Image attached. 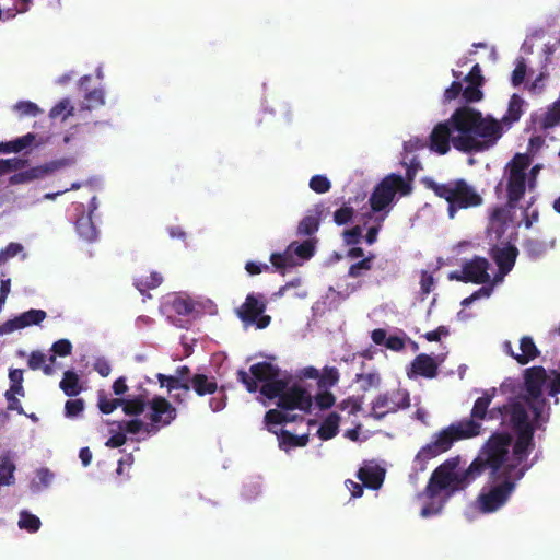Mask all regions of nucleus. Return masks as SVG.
I'll return each mask as SVG.
<instances>
[{"label":"nucleus","instance_id":"62","mask_svg":"<svg viewBox=\"0 0 560 560\" xmlns=\"http://www.w3.org/2000/svg\"><path fill=\"white\" fill-rule=\"evenodd\" d=\"M94 368L104 377L108 376L112 370L109 363L103 359L97 360Z\"/></svg>","mask_w":560,"mask_h":560},{"label":"nucleus","instance_id":"56","mask_svg":"<svg viewBox=\"0 0 560 560\" xmlns=\"http://www.w3.org/2000/svg\"><path fill=\"white\" fill-rule=\"evenodd\" d=\"M448 335V330L446 327L441 326L435 330L429 331L424 335V338L428 341H439L441 338L446 337Z\"/></svg>","mask_w":560,"mask_h":560},{"label":"nucleus","instance_id":"32","mask_svg":"<svg viewBox=\"0 0 560 560\" xmlns=\"http://www.w3.org/2000/svg\"><path fill=\"white\" fill-rule=\"evenodd\" d=\"M357 383L362 390H370L380 386L381 376L376 371H370L366 373L358 374Z\"/></svg>","mask_w":560,"mask_h":560},{"label":"nucleus","instance_id":"51","mask_svg":"<svg viewBox=\"0 0 560 560\" xmlns=\"http://www.w3.org/2000/svg\"><path fill=\"white\" fill-rule=\"evenodd\" d=\"M526 73V65L523 60H518L515 69L512 73V83L513 85H518L523 82Z\"/></svg>","mask_w":560,"mask_h":560},{"label":"nucleus","instance_id":"40","mask_svg":"<svg viewBox=\"0 0 560 560\" xmlns=\"http://www.w3.org/2000/svg\"><path fill=\"white\" fill-rule=\"evenodd\" d=\"M319 385L323 387L334 386L339 380V373L335 368H325L319 374Z\"/></svg>","mask_w":560,"mask_h":560},{"label":"nucleus","instance_id":"37","mask_svg":"<svg viewBox=\"0 0 560 560\" xmlns=\"http://www.w3.org/2000/svg\"><path fill=\"white\" fill-rule=\"evenodd\" d=\"M362 399L360 397H349L339 404V408L342 412L348 416H355L357 412L361 411Z\"/></svg>","mask_w":560,"mask_h":560},{"label":"nucleus","instance_id":"12","mask_svg":"<svg viewBox=\"0 0 560 560\" xmlns=\"http://www.w3.org/2000/svg\"><path fill=\"white\" fill-rule=\"evenodd\" d=\"M265 302L261 296L250 294L238 310L241 319L246 325H255L257 328H266L270 323V316L264 315Z\"/></svg>","mask_w":560,"mask_h":560},{"label":"nucleus","instance_id":"10","mask_svg":"<svg viewBox=\"0 0 560 560\" xmlns=\"http://www.w3.org/2000/svg\"><path fill=\"white\" fill-rule=\"evenodd\" d=\"M314 255V244L311 240L301 244L291 243L282 254H272L270 261L278 270H284L310 259Z\"/></svg>","mask_w":560,"mask_h":560},{"label":"nucleus","instance_id":"1","mask_svg":"<svg viewBox=\"0 0 560 560\" xmlns=\"http://www.w3.org/2000/svg\"><path fill=\"white\" fill-rule=\"evenodd\" d=\"M557 397L560 394V372L555 370L548 373L541 366H534L525 371L524 396L511 400L503 409H493L489 412L491 419L501 418L502 423L511 425L517 439L510 453L511 438L494 434L483 448V467L489 466L490 480L480 490L470 510L481 513H493L506 504L512 495L516 481L529 468L527 456L535 428H539L549 417L542 394ZM555 402H558L556 398Z\"/></svg>","mask_w":560,"mask_h":560},{"label":"nucleus","instance_id":"9","mask_svg":"<svg viewBox=\"0 0 560 560\" xmlns=\"http://www.w3.org/2000/svg\"><path fill=\"white\" fill-rule=\"evenodd\" d=\"M429 187L436 196L447 201L450 219H454L458 210L478 207L482 203V197L463 179L447 184H438L430 180Z\"/></svg>","mask_w":560,"mask_h":560},{"label":"nucleus","instance_id":"4","mask_svg":"<svg viewBox=\"0 0 560 560\" xmlns=\"http://www.w3.org/2000/svg\"><path fill=\"white\" fill-rule=\"evenodd\" d=\"M539 172L540 165L530 166L529 156L526 154H516L506 165L504 177L509 205L491 215L488 230L491 240H501L515 225L524 223L526 228H530L537 221L538 209L533 206V201H527L526 207L517 202L526 191L535 188Z\"/></svg>","mask_w":560,"mask_h":560},{"label":"nucleus","instance_id":"6","mask_svg":"<svg viewBox=\"0 0 560 560\" xmlns=\"http://www.w3.org/2000/svg\"><path fill=\"white\" fill-rule=\"evenodd\" d=\"M410 192V186L405 179L396 174L386 176L374 189L370 198L373 213H369L363 222L368 229L365 236L366 243L372 245L385 220L390 207L397 196H406Z\"/></svg>","mask_w":560,"mask_h":560},{"label":"nucleus","instance_id":"36","mask_svg":"<svg viewBox=\"0 0 560 560\" xmlns=\"http://www.w3.org/2000/svg\"><path fill=\"white\" fill-rule=\"evenodd\" d=\"M318 229V217L317 214L306 215L299 224V233L304 235H311Z\"/></svg>","mask_w":560,"mask_h":560},{"label":"nucleus","instance_id":"35","mask_svg":"<svg viewBox=\"0 0 560 560\" xmlns=\"http://www.w3.org/2000/svg\"><path fill=\"white\" fill-rule=\"evenodd\" d=\"M73 106L70 105L68 100L60 101L56 106L50 110V117L56 119L60 118L65 120L68 116L73 114Z\"/></svg>","mask_w":560,"mask_h":560},{"label":"nucleus","instance_id":"44","mask_svg":"<svg viewBox=\"0 0 560 560\" xmlns=\"http://www.w3.org/2000/svg\"><path fill=\"white\" fill-rule=\"evenodd\" d=\"M24 165V162L20 159H7V160H0V175H4L8 173H11L13 171H18L22 168Z\"/></svg>","mask_w":560,"mask_h":560},{"label":"nucleus","instance_id":"54","mask_svg":"<svg viewBox=\"0 0 560 560\" xmlns=\"http://www.w3.org/2000/svg\"><path fill=\"white\" fill-rule=\"evenodd\" d=\"M490 294H491L490 288H481L478 291H476L474 294H471L469 298L464 299L462 302V305L467 306L480 298H489Z\"/></svg>","mask_w":560,"mask_h":560},{"label":"nucleus","instance_id":"29","mask_svg":"<svg viewBox=\"0 0 560 560\" xmlns=\"http://www.w3.org/2000/svg\"><path fill=\"white\" fill-rule=\"evenodd\" d=\"M33 141L34 136L32 133H27L26 136H23L16 140L10 142H1L0 153L19 152L31 145Z\"/></svg>","mask_w":560,"mask_h":560},{"label":"nucleus","instance_id":"41","mask_svg":"<svg viewBox=\"0 0 560 560\" xmlns=\"http://www.w3.org/2000/svg\"><path fill=\"white\" fill-rule=\"evenodd\" d=\"M196 303L187 296H178L174 301V308L179 314H189L195 311Z\"/></svg>","mask_w":560,"mask_h":560},{"label":"nucleus","instance_id":"34","mask_svg":"<svg viewBox=\"0 0 560 560\" xmlns=\"http://www.w3.org/2000/svg\"><path fill=\"white\" fill-rule=\"evenodd\" d=\"M15 466L9 457H2L0 463V485H11L14 480Z\"/></svg>","mask_w":560,"mask_h":560},{"label":"nucleus","instance_id":"49","mask_svg":"<svg viewBox=\"0 0 560 560\" xmlns=\"http://www.w3.org/2000/svg\"><path fill=\"white\" fill-rule=\"evenodd\" d=\"M363 228L360 224H357L351 230H346L343 232V240L347 244H357L362 235Z\"/></svg>","mask_w":560,"mask_h":560},{"label":"nucleus","instance_id":"3","mask_svg":"<svg viewBox=\"0 0 560 560\" xmlns=\"http://www.w3.org/2000/svg\"><path fill=\"white\" fill-rule=\"evenodd\" d=\"M252 375L244 371L238 372V380L246 386L247 390H257V382L261 383L259 400L267 405V400L277 399V409L266 413L265 420L269 431L278 436L279 446L284 451L292 447L304 446L307 443V435H294L284 430H278V425L295 420L291 411H311L313 407L312 395L298 385L289 386L281 377L279 370L269 362H260L252 365Z\"/></svg>","mask_w":560,"mask_h":560},{"label":"nucleus","instance_id":"2","mask_svg":"<svg viewBox=\"0 0 560 560\" xmlns=\"http://www.w3.org/2000/svg\"><path fill=\"white\" fill-rule=\"evenodd\" d=\"M524 100L514 94L502 120L470 107L457 108L448 119L438 124L430 135V149L446 154L451 145L463 152H480L493 147L503 135V124L517 121Z\"/></svg>","mask_w":560,"mask_h":560},{"label":"nucleus","instance_id":"22","mask_svg":"<svg viewBox=\"0 0 560 560\" xmlns=\"http://www.w3.org/2000/svg\"><path fill=\"white\" fill-rule=\"evenodd\" d=\"M98 208V203L96 198H92L89 206V213L86 215H82L77 221V231L79 235L89 242L95 241L97 238V230L92 221V215Z\"/></svg>","mask_w":560,"mask_h":560},{"label":"nucleus","instance_id":"58","mask_svg":"<svg viewBox=\"0 0 560 560\" xmlns=\"http://www.w3.org/2000/svg\"><path fill=\"white\" fill-rule=\"evenodd\" d=\"M433 284H434L433 277L427 272H423L421 276V281H420L422 292L424 294H429L433 288Z\"/></svg>","mask_w":560,"mask_h":560},{"label":"nucleus","instance_id":"15","mask_svg":"<svg viewBox=\"0 0 560 560\" xmlns=\"http://www.w3.org/2000/svg\"><path fill=\"white\" fill-rule=\"evenodd\" d=\"M517 249L510 243H502L501 246H495L492 249V256L499 266V275L494 277L493 282L499 283L503 280L504 276L511 271L514 266Z\"/></svg>","mask_w":560,"mask_h":560},{"label":"nucleus","instance_id":"7","mask_svg":"<svg viewBox=\"0 0 560 560\" xmlns=\"http://www.w3.org/2000/svg\"><path fill=\"white\" fill-rule=\"evenodd\" d=\"M483 451L469 465L460 466L459 458H450L440 465L431 476L428 487L450 498L452 493L465 488L483 469Z\"/></svg>","mask_w":560,"mask_h":560},{"label":"nucleus","instance_id":"64","mask_svg":"<svg viewBox=\"0 0 560 560\" xmlns=\"http://www.w3.org/2000/svg\"><path fill=\"white\" fill-rule=\"evenodd\" d=\"M346 486L349 489V491L351 492V495L353 498L361 497V494H362V487H361L360 483H357V482H354L352 480H347L346 481Z\"/></svg>","mask_w":560,"mask_h":560},{"label":"nucleus","instance_id":"43","mask_svg":"<svg viewBox=\"0 0 560 560\" xmlns=\"http://www.w3.org/2000/svg\"><path fill=\"white\" fill-rule=\"evenodd\" d=\"M22 252L23 246L20 243H10L4 249L0 250V266Z\"/></svg>","mask_w":560,"mask_h":560},{"label":"nucleus","instance_id":"5","mask_svg":"<svg viewBox=\"0 0 560 560\" xmlns=\"http://www.w3.org/2000/svg\"><path fill=\"white\" fill-rule=\"evenodd\" d=\"M97 405L103 413H110L118 406L124 412L136 418L125 422L126 432L145 438L168 425L176 418V409L162 396L148 397L143 394L127 398H113L104 390L97 394Z\"/></svg>","mask_w":560,"mask_h":560},{"label":"nucleus","instance_id":"53","mask_svg":"<svg viewBox=\"0 0 560 560\" xmlns=\"http://www.w3.org/2000/svg\"><path fill=\"white\" fill-rule=\"evenodd\" d=\"M353 211L349 207H342L335 212V222L337 224H346L352 218Z\"/></svg>","mask_w":560,"mask_h":560},{"label":"nucleus","instance_id":"23","mask_svg":"<svg viewBox=\"0 0 560 560\" xmlns=\"http://www.w3.org/2000/svg\"><path fill=\"white\" fill-rule=\"evenodd\" d=\"M158 380L160 386L166 388L172 398L179 402L189 394V386L177 377L158 374Z\"/></svg>","mask_w":560,"mask_h":560},{"label":"nucleus","instance_id":"39","mask_svg":"<svg viewBox=\"0 0 560 560\" xmlns=\"http://www.w3.org/2000/svg\"><path fill=\"white\" fill-rule=\"evenodd\" d=\"M330 187V180L324 175H315L310 180V188L317 194L327 192Z\"/></svg>","mask_w":560,"mask_h":560},{"label":"nucleus","instance_id":"61","mask_svg":"<svg viewBox=\"0 0 560 560\" xmlns=\"http://www.w3.org/2000/svg\"><path fill=\"white\" fill-rule=\"evenodd\" d=\"M371 338L375 345H386L388 339L386 331L381 328L374 329L371 332Z\"/></svg>","mask_w":560,"mask_h":560},{"label":"nucleus","instance_id":"63","mask_svg":"<svg viewBox=\"0 0 560 560\" xmlns=\"http://www.w3.org/2000/svg\"><path fill=\"white\" fill-rule=\"evenodd\" d=\"M210 407L213 411L222 410L225 407V397L223 394H219L218 396L211 398Z\"/></svg>","mask_w":560,"mask_h":560},{"label":"nucleus","instance_id":"25","mask_svg":"<svg viewBox=\"0 0 560 560\" xmlns=\"http://www.w3.org/2000/svg\"><path fill=\"white\" fill-rule=\"evenodd\" d=\"M55 355L49 357V363H46V355L39 351L32 352L28 359V366L32 370L42 369L45 374L50 375L55 372L52 364L55 363Z\"/></svg>","mask_w":560,"mask_h":560},{"label":"nucleus","instance_id":"50","mask_svg":"<svg viewBox=\"0 0 560 560\" xmlns=\"http://www.w3.org/2000/svg\"><path fill=\"white\" fill-rule=\"evenodd\" d=\"M334 402H335V397L332 396L331 393H328V392H323V393L318 394L315 398V405L319 409L329 408L330 406L334 405Z\"/></svg>","mask_w":560,"mask_h":560},{"label":"nucleus","instance_id":"17","mask_svg":"<svg viewBox=\"0 0 560 560\" xmlns=\"http://www.w3.org/2000/svg\"><path fill=\"white\" fill-rule=\"evenodd\" d=\"M502 349L505 353L514 358L520 364H526L538 357L539 351L530 337L520 339L518 351H514L511 341H504Z\"/></svg>","mask_w":560,"mask_h":560},{"label":"nucleus","instance_id":"24","mask_svg":"<svg viewBox=\"0 0 560 560\" xmlns=\"http://www.w3.org/2000/svg\"><path fill=\"white\" fill-rule=\"evenodd\" d=\"M385 477V470L377 465H365L358 471V478L369 488L378 489Z\"/></svg>","mask_w":560,"mask_h":560},{"label":"nucleus","instance_id":"55","mask_svg":"<svg viewBox=\"0 0 560 560\" xmlns=\"http://www.w3.org/2000/svg\"><path fill=\"white\" fill-rule=\"evenodd\" d=\"M462 84L458 81H454L450 88H447L444 92L445 101H452L456 98L462 92Z\"/></svg>","mask_w":560,"mask_h":560},{"label":"nucleus","instance_id":"21","mask_svg":"<svg viewBox=\"0 0 560 560\" xmlns=\"http://www.w3.org/2000/svg\"><path fill=\"white\" fill-rule=\"evenodd\" d=\"M59 166H60V163L54 162V163L32 167L30 170L16 173L13 176H11L10 184H12V185L25 184V183H30L35 179L43 178V177L47 176L48 174H50L51 172H54L55 170H57Z\"/></svg>","mask_w":560,"mask_h":560},{"label":"nucleus","instance_id":"14","mask_svg":"<svg viewBox=\"0 0 560 560\" xmlns=\"http://www.w3.org/2000/svg\"><path fill=\"white\" fill-rule=\"evenodd\" d=\"M45 318L46 312L42 310H30L3 323L0 326V336L12 334L15 330H20L32 325H38Z\"/></svg>","mask_w":560,"mask_h":560},{"label":"nucleus","instance_id":"8","mask_svg":"<svg viewBox=\"0 0 560 560\" xmlns=\"http://www.w3.org/2000/svg\"><path fill=\"white\" fill-rule=\"evenodd\" d=\"M479 433L480 424L475 420H466L451 424L448 428L435 434L432 440L418 452L415 458L416 466L420 470H424L427 463L450 450L454 441L472 438Z\"/></svg>","mask_w":560,"mask_h":560},{"label":"nucleus","instance_id":"57","mask_svg":"<svg viewBox=\"0 0 560 560\" xmlns=\"http://www.w3.org/2000/svg\"><path fill=\"white\" fill-rule=\"evenodd\" d=\"M113 393L120 398V396L125 395L128 390V386L126 384L125 377L117 378L113 384Z\"/></svg>","mask_w":560,"mask_h":560},{"label":"nucleus","instance_id":"27","mask_svg":"<svg viewBox=\"0 0 560 560\" xmlns=\"http://www.w3.org/2000/svg\"><path fill=\"white\" fill-rule=\"evenodd\" d=\"M497 393L495 388H492L483 394V396L479 397L472 408V418L475 419H483L487 413V409Z\"/></svg>","mask_w":560,"mask_h":560},{"label":"nucleus","instance_id":"48","mask_svg":"<svg viewBox=\"0 0 560 560\" xmlns=\"http://www.w3.org/2000/svg\"><path fill=\"white\" fill-rule=\"evenodd\" d=\"M72 345L68 339H60L52 345L51 350L55 354L66 357L70 354Z\"/></svg>","mask_w":560,"mask_h":560},{"label":"nucleus","instance_id":"47","mask_svg":"<svg viewBox=\"0 0 560 560\" xmlns=\"http://www.w3.org/2000/svg\"><path fill=\"white\" fill-rule=\"evenodd\" d=\"M119 429H120V431H118V432L110 430L112 436L105 443V445L107 447H119L125 444L126 435L122 432V430L126 431L125 424L119 425Z\"/></svg>","mask_w":560,"mask_h":560},{"label":"nucleus","instance_id":"28","mask_svg":"<svg viewBox=\"0 0 560 560\" xmlns=\"http://www.w3.org/2000/svg\"><path fill=\"white\" fill-rule=\"evenodd\" d=\"M340 418L336 413H330L320 428L318 429V435L322 440H329L336 435Z\"/></svg>","mask_w":560,"mask_h":560},{"label":"nucleus","instance_id":"19","mask_svg":"<svg viewBox=\"0 0 560 560\" xmlns=\"http://www.w3.org/2000/svg\"><path fill=\"white\" fill-rule=\"evenodd\" d=\"M10 388L5 393V397L9 404V409L16 410L20 413L23 412L19 397L24 396L23 389V372L22 370L14 369L9 372Z\"/></svg>","mask_w":560,"mask_h":560},{"label":"nucleus","instance_id":"42","mask_svg":"<svg viewBox=\"0 0 560 560\" xmlns=\"http://www.w3.org/2000/svg\"><path fill=\"white\" fill-rule=\"evenodd\" d=\"M14 109L21 116H37L42 110L39 107L30 101H22L14 105Z\"/></svg>","mask_w":560,"mask_h":560},{"label":"nucleus","instance_id":"60","mask_svg":"<svg viewBox=\"0 0 560 560\" xmlns=\"http://www.w3.org/2000/svg\"><path fill=\"white\" fill-rule=\"evenodd\" d=\"M385 346L390 350L399 351L405 347V342L404 339L398 336H389Z\"/></svg>","mask_w":560,"mask_h":560},{"label":"nucleus","instance_id":"59","mask_svg":"<svg viewBox=\"0 0 560 560\" xmlns=\"http://www.w3.org/2000/svg\"><path fill=\"white\" fill-rule=\"evenodd\" d=\"M425 142L419 138H411L405 142L404 149L406 152H412L419 149L424 148Z\"/></svg>","mask_w":560,"mask_h":560},{"label":"nucleus","instance_id":"18","mask_svg":"<svg viewBox=\"0 0 560 560\" xmlns=\"http://www.w3.org/2000/svg\"><path fill=\"white\" fill-rule=\"evenodd\" d=\"M447 499L448 497L445 494L427 487L425 491L419 497L421 504L420 515L427 518L439 514Z\"/></svg>","mask_w":560,"mask_h":560},{"label":"nucleus","instance_id":"31","mask_svg":"<svg viewBox=\"0 0 560 560\" xmlns=\"http://www.w3.org/2000/svg\"><path fill=\"white\" fill-rule=\"evenodd\" d=\"M192 387L198 395L213 394L217 383L205 375H196L192 378Z\"/></svg>","mask_w":560,"mask_h":560},{"label":"nucleus","instance_id":"52","mask_svg":"<svg viewBox=\"0 0 560 560\" xmlns=\"http://www.w3.org/2000/svg\"><path fill=\"white\" fill-rule=\"evenodd\" d=\"M371 268V258H365L358 264H353L349 269L351 277H359L362 272L368 271Z\"/></svg>","mask_w":560,"mask_h":560},{"label":"nucleus","instance_id":"13","mask_svg":"<svg viewBox=\"0 0 560 560\" xmlns=\"http://www.w3.org/2000/svg\"><path fill=\"white\" fill-rule=\"evenodd\" d=\"M488 261L485 258L476 257L464 264L462 271H453L450 273V279L481 283L490 279L487 272Z\"/></svg>","mask_w":560,"mask_h":560},{"label":"nucleus","instance_id":"16","mask_svg":"<svg viewBox=\"0 0 560 560\" xmlns=\"http://www.w3.org/2000/svg\"><path fill=\"white\" fill-rule=\"evenodd\" d=\"M445 354H439L435 358H432L428 354H419L413 362L411 363L410 369L407 374L409 377L415 376H423V377H434L436 374L438 366L444 362Z\"/></svg>","mask_w":560,"mask_h":560},{"label":"nucleus","instance_id":"11","mask_svg":"<svg viewBox=\"0 0 560 560\" xmlns=\"http://www.w3.org/2000/svg\"><path fill=\"white\" fill-rule=\"evenodd\" d=\"M409 405L408 393L401 389L385 393L376 397L372 402V416L381 419L387 413L395 412Z\"/></svg>","mask_w":560,"mask_h":560},{"label":"nucleus","instance_id":"20","mask_svg":"<svg viewBox=\"0 0 560 560\" xmlns=\"http://www.w3.org/2000/svg\"><path fill=\"white\" fill-rule=\"evenodd\" d=\"M467 82V86L463 90V96L467 103L479 102L483 97V93L480 90V86L483 83V78L480 72L479 65H475L469 72V74L465 78Z\"/></svg>","mask_w":560,"mask_h":560},{"label":"nucleus","instance_id":"30","mask_svg":"<svg viewBox=\"0 0 560 560\" xmlns=\"http://www.w3.org/2000/svg\"><path fill=\"white\" fill-rule=\"evenodd\" d=\"M162 276L159 272L142 275L136 279V287L143 293L145 290L154 289L162 283Z\"/></svg>","mask_w":560,"mask_h":560},{"label":"nucleus","instance_id":"33","mask_svg":"<svg viewBox=\"0 0 560 560\" xmlns=\"http://www.w3.org/2000/svg\"><path fill=\"white\" fill-rule=\"evenodd\" d=\"M40 524V520L36 515L25 511L20 513L18 525L21 529H25L30 533H35L39 529Z\"/></svg>","mask_w":560,"mask_h":560},{"label":"nucleus","instance_id":"45","mask_svg":"<svg viewBox=\"0 0 560 560\" xmlns=\"http://www.w3.org/2000/svg\"><path fill=\"white\" fill-rule=\"evenodd\" d=\"M104 104V94L101 90H94L85 95V108L92 109Z\"/></svg>","mask_w":560,"mask_h":560},{"label":"nucleus","instance_id":"46","mask_svg":"<svg viewBox=\"0 0 560 560\" xmlns=\"http://www.w3.org/2000/svg\"><path fill=\"white\" fill-rule=\"evenodd\" d=\"M83 408L84 402L82 399H72L66 402L65 412L68 418H74L83 411Z\"/></svg>","mask_w":560,"mask_h":560},{"label":"nucleus","instance_id":"38","mask_svg":"<svg viewBox=\"0 0 560 560\" xmlns=\"http://www.w3.org/2000/svg\"><path fill=\"white\" fill-rule=\"evenodd\" d=\"M11 7L5 8V19L11 20L19 13H24L30 9L32 0H12Z\"/></svg>","mask_w":560,"mask_h":560},{"label":"nucleus","instance_id":"26","mask_svg":"<svg viewBox=\"0 0 560 560\" xmlns=\"http://www.w3.org/2000/svg\"><path fill=\"white\" fill-rule=\"evenodd\" d=\"M60 388L68 396L78 395L81 392L79 376L72 371H67L60 382Z\"/></svg>","mask_w":560,"mask_h":560}]
</instances>
